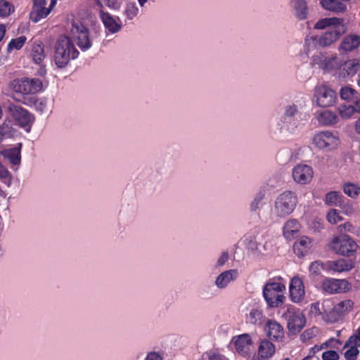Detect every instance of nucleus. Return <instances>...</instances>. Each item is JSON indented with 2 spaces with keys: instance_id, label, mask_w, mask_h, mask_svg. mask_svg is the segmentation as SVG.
I'll return each instance as SVG.
<instances>
[{
  "instance_id": "nucleus-27",
  "label": "nucleus",
  "mask_w": 360,
  "mask_h": 360,
  "mask_svg": "<svg viewBox=\"0 0 360 360\" xmlns=\"http://www.w3.org/2000/svg\"><path fill=\"white\" fill-rule=\"evenodd\" d=\"M22 144L19 143L18 147L11 148L5 149L0 152V154L6 159H7L10 163L13 165H18L20 163L21 150Z\"/></svg>"
},
{
  "instance_id": "nucleus-45",
  "label": "nucleus",
  "mask_w": 360,
  "mask_h": 360,
  "mask_svg": "<svg viewBox=\"0 0 360 360\" xmlns=\"http://www.w3.org/2000/svg\"><path fill=\"white\" fill-rule=\"evenodd\" d=\"M339 92L341 98L347 101L353 99L357 94V91L350 87H342Z\"/></svg>"
},
{
  "instance_id": "nucleus-56",
  "label": "nucleus",
  "mask_w": 360,
  "mask_h": 360,
  "mask_svg": "<svg viewBox=\"0 0 360 360\" xmlns=\"http://www.w3.org/2000/svg\"><path fill=\"white\" fill-rule=\"evenodd\" d=\"M328 248L335 254H338V236L333 238L332 240L328 244Z\"/></svg>"
},
{
  "instance_id": "nucleus-48",
  "label": "nucleus",
  "mask_w": 360,
  "mask_h": 360,
  "mask_svg": "<svg viewBox=\"0 0 360 360\" xmlns=\"http://www.w3.org/2000/svg\"><path fill=\"white\" fill-rule=\"evenodd\" d=\"M229 255L228 252H223L216 261L214 267L216 269L223 266L229 260Z\"/></svg>"
},
{
  "instance_id": "nucleus-46",
  "label": "nucleus",
  "mask_w": 360,
  "mask_h": 360,
  "mask_svg": "<svg viewBox=\"0 0 360 360\" xmlns=\"http://www.w3.org/2000/svg\"><path fill=\"white\" fill-rule=\"evenodd\" d=\"M323 270V263L320 261H315L311 263L309 270L311 275L318 276L321 270Z\"/></svg>"
},
{
  "instance_id": "nucleus-35",
  "label": "nucleus",
  "mask_w": 360,
  "mask_h": 360,
  "mask_svg": "<svg viewBox=\"0 0 360 360\" xmlns=\"http://www.w3.org/2000/svg\"><path fill=\"white\" fill-rule=\"evenodd\" d=\"M322 290L328 295L335 294L338 292V279L331 278H323L321 283Z\"/></svg>"
},
{
  "instance_id": "nucleus-43",
  "label": "nucleus",
  "mask_w": 360,
  "mask_h": 360,
  "mask_svg": "<svg viewBox=\"0 0 360 360\" xmlns=\"http://www.w3.org/2000/svg\"><path fill=\"white\" fill-rule=\"evenodd\" d=\"M139 13L136 3H128L124 10V14L128 20L134 19Z\"/></svg>"
},
{
  "instance_id": "nucleus-11",
  "label": "nucleus",
  "mask_w": 360,
  "mask_h": 360,
  "mask_svg": "<svg viewBox=\"0 0 360 360\" xmlns=\"http://www.w3.org/2000/svg\"><path fill=\"white\" fill-rule=\"evenodd\" d=\"M314 96L316 103L320 107H329L336 102V91L326 84L317 86L315 88Z\"/></svg>"
},
{
  "instance_id": "nucleus-30",
  "label": "nucleus",
  "mask_w": 360,
  "mask_h": 360,
  "mask_svg": "<svg viewBox=\"0 0 360 360\" xmlns=\"http://www.w3.org/2000/svg\"><path fill=\"white\" fill-rule=\"evenodd\" d=\"M294 15L300 20H304L308 16V6L305 0H295L293 3Z\"/></svg>"
},
{
  "instance_id": "nucleus-62",
  "label": "nucleus",
  "mask_w": 360,
  "mask_h": 360,
  "mask_svg": "<svg viewBox=\"0 0 360 360\" xmlns=\"http://www.w3.org/2000/svg\"><path fill=\"white\" fill-rule=\"evenodd\" d=\"M355 129L356 132L360 134V117L356 122Z\"/></svg>"
},
{
  "instance_id": "nucleus-32",
  "label": "nucleus",
  "mask_w": 360,
  "mask_h": 360,
  "mask_svg": "<svg viewBox=\"0 0 360 360\" xmlns=\"http://www.w3.org/2000/svg\"><path fill=\"white\" fill-rule=\"evenodd\" d=\"M250 248L255 249L259 255H265L272 250L273 244L262 236V238H259V240L257 241L255 247L250 246Z\"/></svg>"
},
{
  "instance_id": "nucleus-55",
  "label": "nucleus",
  "mask_w": 360,
  "mask_h": 360,
  "mask_svg": "<svg viewBox=\"0 0 360 360\" xmlns=\"http://www.w3.org/2000/svg\"><path fill=\"white\" fill-rule=\"evenodd\" d=\"M163 359L162 353L151 352L147 354L145 360H163Z\"/></svg>"
},
{
  "instance_id": "nucleus-29",
  "label": "nucleus",
  "mask_w": 360,
  "mask_h": 360,
  "mask_svg": "<svg viewBox=\"0 0 360 360\" xmlns=\"http://www.w3.org/2000/svg\"><path fill=\"white\" fill-rule=\"evenodd\" d=\"M360 46V36L350 34L345 36L341 42V49L345 51H352Z\"/></svg>"
},
{
  "instance_id": "nucleus-58",
  "label": "nucleus",
  "mask_w": 360,
  "mask_h": 360,
  "mask_svg": "<svg viewBox=\"0 0 360 360\" xmlns=\"http://www.w3.org/2000/svg\"><path fill=\"white\" fill-rule=\"evenodd\" d=\"M209 360H224V359L221 355L213 352L209 354Z\"/></svg>"
},
{
  "instance_id": "nucleus-17",
  "label": "nucleus",
  "mask_w": 360,
  "mask_h": 360,
  "mask_svg": "<svg viewBox=\"0 0 360 360\" xmlns=\"http://www.w3.org/2000/svg\"><path fill=\"white\" fill-rule=\"evenodd\" d=\"M290 295L293 302L298 303L304 298L305 290L302 281L299 277H293L291 279L290 287Z\"/></svg>"
},
{
  "instance_id": "nucleus-19",
  "label": "nucleus",
  "mask_w": 360,
  "mask_h": 360,
  "mask_svg": "<svg viewBox=\"0 0 360 360\" xmlns=\"http://www.w3.org/2000/svg\"><path fill=\"white\" fill-rule=\"evenodd\" d=\"M264 331L266 335L274 341H281L284 338L283 328L275 320H269L266 323Z\"/></svg>"
},
{
  "instance_id": "nucleus-36",
  "label": "nucleus",
  "mask_w": 360,
  "mask_h": 360,
  "mask_svg": "<svg viewBox=\"0 0 360 360\" xmlns=\"http://www.w3.org/2000/svg\"><path fill=\"white\" fill-rule=\"evenodd\" d=\"M264 318L262 311L257 308L252 309L248 316V319L250 323L258 326L262 324L264 321Z\"/></svg>"
},
{
  "instance_id": "nucleus-42",
  "label": "nucleus",
  "mask_w": 360,
  "mask_h": 360,
  "mask_svg": "<svg viewBox=\"0 0 360 360\" xmlns=\"http://www.w3.org/2000/svg\"><path fill=\"white\" fill-rule=\"evenodd\" d=\"M356 112V108L352 105H341L339 108V115L342 118H349Z\"/></svg>"
},
{
  "instance_id": "nucleus-16",
  "label": "nucleus",
  "mask_w": 360,
  "mask_h": 360,
  "mask_svg": "<svg viewBox=\"0 0 360 360\" xmlns=\"http://www.w3.org/2000/svg\"><path fill=\"white\" fill-rule=\"evenodd\" d=\"M359 245L350 236L346 234L339 236V255L356 256Z\"/></svg>"
},
{
  "instance_id": "nucleus-8",
  "label": "nucleus",
  "mask_w": 360,
  "mask_h": 360,
  "mask_svg": "<svg viewBox=\"0 0 360 360\" xmlns=\"http://www.w3.org/2000/svg\"><path fill=\"white\" fill-rule=\"evenodd\" d=\"M313 144L320 150L330 151L338 146V133L324 130L314 134Z\"/></svg>"
},
{
  "instance_id": "nucleus-39",
  "label": "nucleus",
  "mask_w": 360,
  "mask_h": 360,
  "mask_svg": "<svg viewBox=\"0 0 360 360\" xmlns=\"http://www.w3.org/2000/svg\"><path fill=\"white\" fill-rule=\"evenodd\" d=\"M26 40L27 38L25 36H20L15 39H11L7 46L8 52H11L14 49L20 50L25 44Z\"/></svg>"
},
{
  "instance_id": "nucleus-37",
  "label": "nucleus",
  "mask_w": 360,
  "mask_h": 360,
  "mask_svg": "<svg viewBox=\"0 0 360 360\" xmlns=\"http://www.w3.org/2000/svg\"><path fill=\"white\" fill-rule=\"evenodd\" d=\"M15 11L13 4L7 0H0V18H5Z\"/></svg>"
},
{
  "instance_id": "nucleus-4",
  "label": "nucleus",
  "mask_w": 360,
  "mask_h": 360,
  "mask_svg": "<svg viewBox=\"0 0 360 360\" xmlns=\"http://www.w3.org/2000/svg\"><path fill=\"white\" fill-rule=\"evenodd\" d=\"M315 30L330 29L322 34L318 39V44L322 47L330 46L338 39V18H325L319 20L314 26Z\"/></svg>"
},
{
  "instance_id": "nucleus-47",
  "label": "nucleus",
  "mask_w": 360,
  "mask_h": 360,
  "mask_svg": "<svg viewBox=\"0 0 360 360\" xmlns=\"http://www.w3.org/2000/svg\"><path fill=\"white\" fill-rule=\"evenodd\" d=\"M323 271L328 274L335 272L338 271V262L336 261H327L323 263Z\"/></svg>"
},
{
  "instance_id": "nucleus-2",
  "label": "nucleus",
  "mask_w": 360,
  "mask_h": 360,
  "mask_svg": "<svg viewBox=\"0 0 360 360\" xmlns=\"http://www.w3.org/2000/svg\"><path fill=\"white\" fill-rule=\"evenodd\" d=\"M297 204V197L295 193L285 191L280 193L275 199L271 210L273 218L284 219L291 214Z\"/></svg>"
},
{
  "instance_id": "nucleus-63",
  "label": "nucleus",
  "mask_w": 360,
  "mask_h": 360,
  "mask_svg": "<svg viewBox=\"0 0 360 360\" xmlns=\"http://www.w3.org/2000/svg\"><path fill=\"white\" fill-rule=\"evenodd\" d=\"M355 108H356V111L358 112H360V99L359 100H356L355 102Z\"/></svg>"
},
{
  "instance_id": "nucleus-60",
  "label": "nucleus",
  "mask_w": 360,
  "mask_h": 360,
  "mask_svg": "<svg viewBox=\"0 0 360 360\" xmlns=\"http://www.w3.org/2000/svg\"><path fill=\"white\" fill-rule=\"evenodd\" d=\"M311 309L312 311H315L316 313H321L319 303L312 304Z\"/></svg>"
},
{
  "instance_id": "nucleus-41",
  "label": "nucleus",
  "mask_w": 360,
  "mask_h": 360,
  "mask_svg": "<svg viewBox=\"0 0 360 360\" xmlns=\"http://www.w3.org/2000/svg\"><path fill=\"white\" fill-rule=\"evenodd\" d=\"M0 181L8 186L12 181V175L8 169L0 162Z\"/></svg>"
},
{
  "instance_id": "nucleus-10",
  "label": "nucleus",
  "mask_w": 360,
  "mask_h": 360,
  "mask_svg": "<svg viewBox=\"0 0 360 360\" xmlns=\"http://www.w3.org/2000/svg\"><path fill=\"white\" fill-rule=\"evenodd\" d=\"M57 1L58 0H51L49 6H46V0H33L30 19L36 23L46 18L54 8Z\"/></svg>"
},
{
  "instance_id": "nucleus-20",
  "label": "nucleus",
  "mask_w": 360,
  "mask_h": 360,
  "mask_svg": "<svg viewBox=\"0 0 360 360\" xmlns=\"http://www.w3.org/2000/svg\"><path fill=\"white\" fill-rule=\"evenodd\" d=\"M314 118L321 126L333 125L338 122V114L331 110H320L314 113Z\"/></svg>"
},
{
  "instance_id": "nucleus-53",
  "label": "nucleus",
  "mask_w": 360,
  "mask_h": 360,
  "mask_svg": "<svg viewBox=\"0 0 360 360\" xmlns=\"http://www.w3.org/2000/svg\"><path fill=\"white\" fill-rule=\"evenodd\" d=\"M323 360H337L338 353L333 350H328L322 354Z\"/></svg>"
},
{
  "instance_id": "nucleus-13",
  "label": "nucleus",
  "mask_w": 360,
  "mask_h": 360,
  "mask_svg": "<svg viewBox=\"0 0 360 360\" xmlns=\"http://www.w3.org/2000/svg\"><path fill=\"white\" fill-rule=\"evenodd\" d=\"M71 34L82 51L91 48L89 30L82 23H74L71 28Z\"/></svg>"
},
{
  "instance_id": "nucleus-7",
  "label": "nucleus",
  "mask_w": 360,
  "mask_h": 360,
  "mask_svg": "<svg viewBox=\"0 0 360 360\" xmlns=\"http://www.w3.org/2000/svg\"><path fill=\"white\" fill-rule=\"evenodd\" d=\"M282 316L287 321L288 328L292 333H300L305 326V317L301 310L296 307H288Z\"/></svg>"
},
{
  "instance_id": "nucleus-61",
  "label": "nucleus",
  "mask_w": 360,
  "mask_h": 360,
  "mask_svg": "<svg viewBox=\"0 0 360 360\" xmlns=\"http://www.w3.org/2000/svg\"><path fill=\"white\" fill-rule=\"evenodd\" d=\"M347 9L346 4L339 2V13L344 12Z\"/></svg>"
},
{
  "instance_id": "nucleus-31",
  "label": "nucleus",
  "mask_w": 360,
  "mask_h": 360,
  "mask_svg": "<svg viewBox=\"0 0 360 360\" xmlns=\"http://www.w3.org/2000/svg\"><path fill=\"white\" fill-rule=\"evenodd\" d=\"M266 192L264 190L260 189L253 197V199L249 204V210L250 212H256L259 211L264 205Z\"/></svg>"
},
{
  "instance_id": "nucleus-22",
  "label": "nucleus",
  "mask_w": 360,
  "mask_h": 360,
  "mask_svg": "<svg viewBox=\"0 0 360 360\" xmlns=\"http://www.w3.org/2000/svg\"><path fill=\"white\" fill-rule=\"evenodd\" d=\"M238 277V271L236 269L224 271L216 278L214 285L219 289H224L231 281L236 280Z\"/></svg>"
},
{
  "instance_id": "nucleus-57",
  "label": "nucleus",
  "mask_w": 360,
  "mask_h": 360,
  "mask_svg": "<svg viewBox=\"0 0 360 360\" xmlns=\"http://www.w3.org/2000/svg\"><path fill=\"white\" fill-rule=\"evenodd\" d=\"M333 342H338V340L333 339V338H331L330 340H328V341H326L323 345H322L321 346H314V347H313V349L314 351V352H319L320 351L321 349H322L323 347L325 345L326 347H330L332 345V343Z\"/></svg>"
},
{
  "instance_id": "nucleus-3",
  "label": "nucleus",
  "mask_w": 360,
  "mask_h": 360,
  "mask_svg": "<svg viewBox=\"0 0 360 360\" xmlns=\"http://www.w3.org/2000/svg\"><path fill=\"white\" fill-rule=\"evenodd\" d=\"M301 105L295 103H289L284 108L283 114L276 122V126L282 131H286L290 134H295L300 126L298 118H301L302 113L300 112Z\"/></svg>"
},
{
  "instance_id": "nucleus-23",
  "label": "nucleus",
  "mask_w": 360,
  "mask_h": 360,
  "mask_svg": "<svg viewBox=\"0 0 360 360\" xmlns=\"http://www.w3.org/2000/svg\"><path fill=\"white\" fill-rule=\"evenodd\" d=\"M359 345H360V343H358V338L355 335H352L348 339L345 345V348H347L344 353L346 360H356L357 359L359 354Z\"/></svg>"
},
{
  "instance_id": "nucleus-52",
  "label": "nucleus",
  "mask_w": 360,
  "mask_h": 360,
  "mask_svg": "<svg viewBox=\"0 0 360 360\" xmlns=\"http://www.w3.org/2000/svg\"><path fill=\"white\" fill-rule=\"evenodd\" d=\"M352 288V284L346 279H339V292H348Z\"/></svg>"
},
{
  "instance_id": "nucleus-12",
  "label": "nucleus",
  "mask_w": 360,
  "mask_h": 360,
  "mask_svg": "<svg viewBox=\"0 0 360 360\" xmlns=\"http://www.w3.org/2000/svg\"><path fill=\"white\" fill-rule=\"evenodd\" d=\"M43 87L42 82L38 78H25L15 82L13 89L23 95L34 94L39 92Z\"/></svg>"
},
{
  "instance_id": "nucleus-9",
  "label": "nucleus",
  "mask_w": 360,
  "mask_h": 360,
  "mask_svg": "<svg viewBox=\"0 0 360 360\" xmlns=\"http://www.w3.org/2000/svg\"><path fill=\"white\" fill-rule=\"evenodd\" d=\"M8 109L11 115L18 123L19 126L27 132H30L32 124L34 121V117L26 109L13 103H10Z\"/></svg>"
},
{
  "instance_id": "nucleus-49",
  "label": "nucleus",
  "mask_w": 360,
  "mask_h": 360,
  "mask_svg": "<svg viewBox=\"0 0 360 360\" xmlns=\"http://www.w3.org/2000/svg\"><path fill=\"white\" fill-rule=\"evenodd\" d=\"M326 204L328 205H336L338 201V192L332 191L326 195Z\"/></svg>"
},
{
  "instance_id": "nucleus-50",
  "label": "nucleus",
  "mask_w": 360,
  "mask_h": 360,
  "mask_svg": "<svg viewBox=\"0 0 360 360\" xmlns=\"http://www.w3.org/2000/svg\"><path fill=\"white\" fill-rule=\"evenodd\" d=\"M12 131V127L7 124L0 125V132L4 139L11 137L13 136Z\"/></svg>"
},
{
  "instance_id": "nucleus-64",
  "label": "nucleus",
  "mask_w": 360,
  "mask_h": 360,
  "mask_svg": "<svg viewBox=\"0 0 360 360\" xmlns=\"http://www.w3.org/2000/svg\"><path fill=\"white\" fill-rule=\"evenodd\" d=\"M141 6H143L144 4L148 1V0H138Z\"/></svg>"
},
{
  "instance_id": "nucleus-5",
  "label": "nucleus",
  "mask_w": 360,
  "mask_h": 360,
  "mask_svg": "<svg viewBox=\"0 0 360 360\" xmlns=\"http://www.w3.org/2000/svg\"><path fill=\"white\" fill-rule=\"evenodd\" d=\"M285 290V286L283 283L269 281L264 286L263 296L269 307H277L284 302Z\"/></svg>"
},
{
  "instance_id": "nucleus-54",
  "label": "nucleus",
  "mask_w": 360,
  "mask_h": 360,
  "mask_svg": "<svg viewBox=\"0 0 360 360\" xmlns=\"http://www.w3.org/2000/svg\"><path fill=\"white\" fill-rule=\"evenodd\" d=\"M327 220L330 224H336L338 220V213L336 210L332 209L327 214Z\"/></svg>"
},
{
  "instance_id": "nucleus-34",
  "label": "nucleus",
  "mask_w": 360,
  "mask_h": 360,
  "mask_svg": "<svg viewBox=\"0 0 360 360\" xmlns=\"http://www.w3.org/2000/svg\"><path fill=\"white\" fill-rule=\"evenodd\" d=\"M31 56L36 64H41L45 58L44 46L40 43L34 42L31 50Z\"/></svg>"
},
{
  "instance_id": "nucleus-33",
  "label": "nucleus",
  "mask_w": 360,
  "mask_h": 360,
  "mask_svg": "<svg viewBox=\"0 0 360 360\" xmlns=\"http://www.w3.org/2000/svg\"><path fill=\"white\" fill-rule=\"evenodd\" d=\"M356 256H342L339 258V273L349 271L355 266Z\"/></svg>"
},
{
  "instance_id": "nucleus-51",
  "label": "nucleus",
  "mask_w": 360,
  "mask_h": 360,
  "mask_svg": "<svg viewBox=\"0 0 360 360\" xmlns=\"http://www.w3.org/2000/svg\"><path fill=\"white\" fill-rule=\"evenodd\" d=\"M356 226L349 222H346L339 225V232L340 233L345 231L354 233H356Z\"/></svg>"
},
{
  "instance_id": "nucleus-38",
  "label": "nucleus",
  "mask_w": 360,
  "mask_h": 360,
  "mask_svg": "<svg viewBox=\"0 0 360 360\" xmlns=\"http://www.w3.org/2000/svg\"><path fill=\"white\" fill-rule=\"evenodd\" d=\"M354 302L351 300H345L339 302V319L351 312L354 308Z\"/></svg>"
},
{
  "instance_id": "nucleus-21",
  "label": "nucleus",
  "mask_w": 360,
  "mask_h": 360,
  "mask_svg": "<svg viewBox=\"0 0 360 360\" xmlns=\"http://www.w3.org/2000/svg\"><path fill=\"white\" fill-rule=\"evenodd\" d=\"M313 245V240L307 236L300 237L293 245L295 254L299 257H303L308 255Z\"/></svg>"
},
{
  "instance_id": "nucleus-18",
  "label": "nucleus",
  "mask_w": 360,
  "mask_h": 360,
  "mask_svg": "<svg viewBox=\"0 0 360 360\" xmlns=\"http://www.w3.org/2000/svg\"><path fill=\"white\" fill-rule=\"evenodd\" d=\"M100 18L105 28L111 34L118 32L122 28V22L118 17L112 16L108 12L100 11Z\"/></svg>"
},
{
  "instance_id": "nucleus-26",
  "label": "nucleus",
  "mask_w": 360,
  "mask_h": 360,
  "mask_svg": "<svg viewBox=\"0 0 360 360\" xmlns=\"http://www.w3.org/2000/svg\"><path fill=\"white\" fill-rule=\"evenodd\" d=\"M323 318L326 322L333 323L338 320V310L330 300H324L322 304Z\"/></svg>"
},
{
  "instance_id": "nucleus-28",
  "label": "nucleus",
  "mask_w": 360,
  "mask_h": 360,
  "mask_svg": "<svg viewBox=\"0 0 360 360\" xmlns=\"http://www.w3.org/2000/svg\"><path fill=\"white\" fill-rule=\"evenodd\" d=\"M300 224L297 219H291L288 220L283 228L284 237L287 240H291L300 231Z\"/></svg>"
},
{
  "instance_id": "nucleus-14",
  "label": "nucleus",
  "mask_w": 360,
  "mask_h": 360,
  "mask_svg": "<svg viewBox=\"0 0 360 360\" xmlns=\"http://www.w3.org/2000/svg\"><path fill=\"white\" fill-rule=\"evenodd\" d=\"M292 175L296 183L307 184L311 181L314 176V170L309 165L299 164L294 167Z\"/></svg>"
},
{
  "instance_id": "nucleus-25",
  "label": "nucleus",
  "mask_w": 360,
  "mask_h": 360,
  "mask_svg": "<svg viewBox=\"0 0 360 360\" xmlns=\"http://www.w3.org/2000/svg\"><path fill=\"white\" fill-rule=\"evenodd\" d=\"M276 352L274 345L266 339L262 340L258 348V356L261 359L271 358Z\"/></svg>"
},
{
  "instance_id": "nucleus-44",
  "label": "nucleus",
  "mask_w": 360,
  "mask_h": 360,
  "mask_svg": "<svg viewBox=\"0 0 360 360\" xmlns=\"http://www.w3.org/2000/svg\"><path fill=\"white\" fill-rule=\"evenodd\" d=\"M320 4L321 7L328 11H338V0H321Z\"/></svg>"
},
{
  "instance_id": "nucleus-15",
  "label": "nucleus",
  "mask_w": 360,
  "mask_h": 360,
  "mask_svg": "<svg viewBox=\"0 0 360 360\" xmlns=\"http://www.w3.org/2000/svg\"><path fill=\"white\" fill-rule=\"evenodd\" d=\"M236 351L243 356H250L251 347L253 344L251 336L248 333H243L233 338Z\"/></svg>"
},
{
  "instance_id": "nucleus-24",
  "label": "nucleus",
  "mask_w": 360,
  "mask_h": 360,
  "mask_svg": "<svg viewBox=\"0 0 360 360\" xmlns=\"http://www.w3.org/2000/svg\"><path fill=\"white\" fill-rule=\"evenodd\" d=\"M359 68L358 59L349 60L343 64H339V77L353 76L357 72Z\"/></svg>"
},
{
  "instance_id": "nucleus-40",
  "label": "nucleus",
  "mask_w": 360,
  "mask_h": 360,
  "mask_svg": "<svg viewBox=\"0 0 360 360\" xmlns=\"http://www.w3.org/2000/svg\"><path fill=\"white\" fill-rule=\"evenodd\" d=\"M344 193L351 198H355L360 192V188L358 185L353 183H347L343 186Z\"/></svg>"
},
{
  "instance_id": "nucleus-6",
  "label": "nucleus",
  "mask_w": 360,
  "mask_h": 360,
  "mask_svg": "<svg viewBox=\"0 0 360 360\" xmlns=\"http://www.w3.org/2000/svg\"><path fill=\"white\" fill-rule=\"evenodd\" d=\"M311 66H317L324 74L335 75L338 70V56L335 53H317L312 56Z\"/></svg>"
},
{
  "instance_id": "nucleus-1",
  "label": "nucleus",
  "mask_w": 360,
  "mask_h": 360,
  "mask_svg": "<svg viewBox=\"0 0 360 360\" xmlns=\"http://www.w3.org/2000/svg\"><path fill=\"white\" fill-rule=\"evenodd\" d=\"M79 51L70 38L60 37L55 44L54 62L58 68H65L71 60L78 57Z\"/></svg>"
},
{
  "instance_id": "nucleus-59",
  "label": "nucleus",
  "mask_w": 360,
  "mask_h": 360,
  "mask_svg": "<svg viewBox=\"0 0 360 360\" xmlns=\"http://www.w3.org/2000/svg\"><path fill=\"white\" fill-rule=\"evenodd\" d=\"M6 34V26L4 24H0V42L2 41Z\"/></svg>"
}]
</instances>
